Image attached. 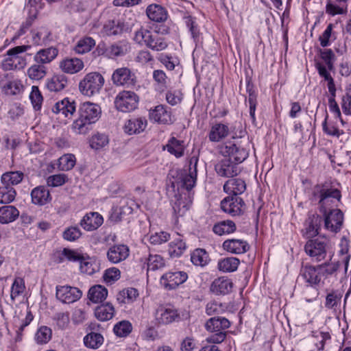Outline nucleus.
I'll use <instances>...</instances> for the list:
<instances>
[{
	"label": "nucleus",
	"mask_w": 351,
	"mask_h": 351,
	"mask_svg": "<svg viewBox=\"0 0 351 351\" xmlns=\"http://www.w3.org/2000/svg\"><path fill=\"white\" fill-rule=\"evenodd\" d=\"M84 343L88 348L97 349L103 344L104 337L99 333L90 332L84 337Z\"/></svg>",
	"instance_id": "c03bdc74"
},
{
	"label": "nucleus",
	"mask_w": 351,
	"mask_h": 351,
	"mask_svg": "<svg viewBox=\"0 0 351 351\" xmlns=\"http://www.w3.org/2000/svg\"><path fill=\"white\" fill-rule=\"evenodd\" d=\"M343 221V214L339 209H333L328 214L325 213L324 226L332 232L340 230Z\"/></svg>",
	"instance_id": "dca6fc26"
},
{
	"label": "nucleus",
	"mask_w": 351,
	"mask_h": 351,
	"mask_svg": "<svg viewBox=\"0 0 351 351\" xmlns=\"http://www.w3.org/2000/svg\"><path fill=\"white\" fill-rule=\"evenodd\" d=\"M16 193L13 187L3 185L0 186V203L8 204L12 202L16 197Z\"/></svg>",
	"instance_id": "3c124183"
},
{
	"label": "nucleus",
	"mask_w": 351,
	"mask_h": 351,
	"mask_svg": "<svg viewBox=\"0 0 351 351\" xmlns=\"http://www.w3.org/2000/svg\"><path fill=\"white\" fill-rule=\"evenodd\" d=\"M57 56L58 50L53 47H49L39 50L34 56V60L36 63L45 66L54 60Z\"/></svg>",
	"instance_id": "c756f323"
},
{
	"label": "nucleus",
	"mask_w": 351,
	"mask_h": 351,
	"mask_svg": "<svg viewBox=\"0 0 351 351\" xmlns=\"http://www.w3.org/2000/svg\"><path fill=\"white\" fill-rule=\"evenodd\" d=\"M134 40L140 45H145L147 47L156 51L165 49L168 44L165 39L156 32H152L141 28L135 32Z\"/></svg>",
	"instance_id": "39448f33"
},
{
	"label": "nucleus",
	"mask_w": 351,
	"mask_h": 351,
	"mask_svg": "<svg viewBox=\"0 0 351 351\" xmlns=\"http://www.w3.org/2000/svg\"><path fill=\"white\" fill-rule=\"evenodd\" d=\"M186 249V243L181 236L178 234L177 237L169 243V254L171 258L179 257L183 254Z\"/></svg>",
	"instance_id": "f704fd0d"
},
{
	"label": "nucleus",
	"mask_w": 351,
	"mask_h": 351,
	"mask_svg": "<svg viewBox=\"0 0 351 351\" xmlns=\"http://www.w3.org/2000/svg\"><path fill=\"white\" fill-rule=\"evenodd\" d=\"M19 215V211L13 206H3L0 208V223H8L14 221Z\"/></svg>",
	"instance_id": "c9c22d12"
},
{
	"label": "nucleus",
	"mask_w": 351,
	"mask_h": 351,
	"mask_svg": "<svg viewBox=\"0 0 351 351\" xmlns=\"http://www.w3.org/2000/svg\"><path fill=\"white\" fill-rule=\"evenodd\" d=\"M149 118L159 123H169L171 121V112L162 105H158L150 111Z\"/></svg>",
	"instance_id": "c85d7f7f"
},
{
	"label": "nucleus",
	"mask_w": 351,
	"mask_h": 351,
	"mask_svg": "<svg viewBox=\"0 0 351 351\" xmlns=\"http://www.w3.org/2000/svg\"><path fill=\"white\" fill-rule=\"evenodd\" d=\"M51 33L46 27L40 28L32 32V40L36 45H46L51 40Z\"/></svg>",
	"instance_id": "7c9ffc66"
},
{
	"label": "nucleus",
	"mask_w": 351,
	"mask_h": 351,
	"mask_svg": "<svg viewBox=\"0 0 351 351\" xmlns=\"http://www.w3.org/2000/svg\"><path fill=\"white\" fill-rule=\"evenodd\" d=\"M165 265V261L162 257L158 254L149 255L147 258V270H156L162 268Z\"/></svg>",
	"instance_id": "bf43d9fd"
},
{
	"label": "nucleus",
	"mask_w": 351,
	"mask_h": 351,
	"mask_svg": "<svg viewBox=\"0 0 351 351\" xmlns=\"http://www.w3.org/2000/svg\"><path fill=\"white\" fill-rule=\"evenodd\" d=\"M230 326V321L223 317H213L208 319L204 327L209 332H215V335L206 339V342L221 343L226 337V332L224 330Z\"/></svg>",
	"instance_id": "20e7f679"
},
{
	"label": "nucleus",
	"mask_w": 351,
	"mask_h": 351,
	"mask_svg": "<svg viewBox=\"0 0 351 351\" xmlns=\"http://www.w3.org/2000/svg\"><path fill=\"white\" fill-rule=\"evenodd\" d=\"M82 295V292L77 287H56V298L63 303H73Z\"/></svg>",
	"instance_id": "4468645a"
},
{
	"label": "nucleus",
	"mask_w": 351,
	"mask_h": 351,
	"mask_svg": "<svg viewBox=\"0 0 351 351\" xmlns=\"http://www.w3.org/2000/svg\"><path fill=\"white\" fill-rule=\"evenodd\" d=\"M246 189L245 182L241 179H230L223 185V190L226 193L232 196H238L243 193Z\"/></svg>",
	"instance_id": "a878e982"
},
{
	"label": "nucleus",
	"mask_w": 351,
	"mask_h": 351,
	"mask_svg": "<svg viewBox=\"0 0 351 351\" xmlns=\"http://www.w3.org/2000/svg\"><path fill=\"white\" fill-rule=\"evenodd\" d=\"M147 125L144 117H134L128 120L123 127L124 132L129 135L139 134L143 132Z\"/></svg>",
	"instance_id": "5701e85b"
},
{
	"label": "nucleus",
	"mask_w": 351,
	"mask_h": 351,
	"mask_svg": "<svg viewBox=\"0 0 351 351\" xmlns=\"http://www.w3.org/2000/svg\"><path fill=\"white\" fill-rule=\"evenodd\" d=\"M335 270L336 267L335 266L330 269H326L323 266H319L318 268L305 266L302 268L298 280L300 282H302V280H304L306 282L314 285L328 283V282L326 281L328 276L332 274Z\"/></svg>",
	"instance_id": "7ed1b4c3"
},
{
	"label": "nucleus",
	"mask_w": 351,
	"mask_h": 351,
	"mask_svg": "<svg viewBox=\"0 0 351 351\" xmlns=\"http://www.w3.org/2000/svg\"><path fill=\"white\" fill-rule=\"evenodd\" d=\"M68 84L67 77L63 75H54L47 82V88L50 91L59 92L63 90Z\"/></svg>",
	"instance_id": "2f4dec72"
},
{
	"label": "nucleus",
	"mask_w": 351,
	"mask_h": 351,
	"mask_svg": "<svg viewBox=\"0 0 351 351\" xmlns=\"http://www.w3.org/2000/svg\"><path fill=\"white\" fill-rule=\"evenodd\" d=\"M32 204L37 206H44L51 201L49 190L45 186H38L31 191Z\"/></svg>",
	"instance_id": "6ab92c4d"
},
{
	"label": "nucleus",
	"mask_w": 351,
	"mask_h": 351,
	"mask_svg": "<svg viewBox=\"0 0 351 351\" xmlns=\"http://www.w3.org/2000/svg\"><path fill=\"white\" fill-rule=\"evenodd\" d=\"M95 45V41L90 37H85L80 40L74 48L76 53L84 54L89 52Z\"/></svg>",
	"instance_id": "49530a36"
},
{
	"label": "nucleus",
	"mask_w": 351,
	"mask_h": 351,
	"mask_svg": "<svg viewBox=\"0 0 351 351\" xmlns=\"http://www.w3.org/2000/svg\"><path fill=\"white\" fill-rule=\"evenodd\" d=\"M131 46L126 40H119L106 48L105 53L110 58L124 56L130 51Z\"/></svg>",
	"instance_id": "f3484780"
},
{
	"label": "nucleus",
	"mask_w": 351,
	"mask_h": 351,
	"mask_svg": "<svg viewBox=\"0 0 351 351\" xmlns=\"http://www.w3.org/2000/svg\"><path fill=\"white\" fill-rule=\"evenodd\" d=\"M33 316L31 314L30 312H27L26 313V315L23 320H20L19 318L14 319V325L15 328H16V333H17V340L21 339L22 335V331L23 330L24 328L26 327L27 325L29 324V323L32 321Z\"/></svg>",
	"instance_id": "6e6d98bb"
},
{
	"label": "nucleus",
	"mask_w": 351,
	"mask_h": 351,
	"mask_svg": "<svg viewBox=\"0 0 351 351\" xmlns=\"http://www.w3.org/2000/svg\"><path fill=\"white\" fill-rule=\"evenodd\" d=\"M213 232L219 235L230 234L235 231L236 225L232 221H223L213 226Z\"/></svg>",
	"instance_id": "de8ad7c7"
},
{
	"label": "nucleus",
	"mask_w": 351,
	"mask_h": 351,
	"mask_svg": "<svg viewBox=\"0 0 351 351\" xmlns=\"http://www.w3.org/2000/svg\"><path fill=\"white\" fill-rule=\"evenodd\" d=\"M182 96L181 90L170 89L166 93V99L170 105L175 106L182 101Z\"/></svg>",
	"instance_id": "680f3d73"
},
{
	"label": "nucleus",
	"mask_w": 351,
	"mask_h": 351,
	"mask_svg": "<svg viewBox=\"0 0 351 351\" xmlns=\"http://www.w3.org/2000/svg\"><path fill=\"white\" fill-rule=\"evenodd\" d=\"M23 88L20 80H13L6 82L2 87L3 91L8 95H16L19 94Z\"/></svg>",
	"instance_id": "09e8293b"
},
{
	"label": "nucleus",
	"mask_w": 351,
	"mask_h": 351,
	"mask_svg": "<svg viewBox=\"0 0 351 351\" xmlns=\"http://www.w3.org/2000/svg\"><path fill=\"white\" fill-rule=\"evenodd\" d=\"M104 82V78L101 73L90 72L80 82L79 89L82 95L92 97L100 92Z\"/></svg>",
	"instance_id": "423d86ee"
},
{
	"label": "nucleus",
	"mask_w": 351,
	"mask_h": 351,
	"mask_svg": "<svg viewBox=\"0 0 351 351\" xmlns=\"http://www.w3.org/2000/svg\"><path fill=\"white\" fill-rule=\"evenodd\" d=\"M51 330L49 328L42 326L36 334V340L38 343H46L51 339Z\"/></svg>",
	"instance_id": "052dcab7"
},
{
	"label": "nucleus",
	"mask_w": 351,
	"mask_h": 351,
	"mask_svg": "<svg viewBox=\"0 0 351 351\" xmlns=\"http://www.w3.org/2000/svg\"><path fill=\"white\" fill-rule=\"evenodd\" d=\"M67 180V177L64 174H56L50 176L47 179V185L52 187H56L63 185Z\"/></svg>",
	"instance_id": "e2e57ef3"
},
{
	"label": "nucleus",
	"mask_w": 351,
	"mask_h": 351,
	"mask_svg": "<svg viewBox=\"0 0 351 351\" xmlns=\"http://www.w3.org/2000/svg\"><path fill=\"white\" fill-rule=\"evenodd\" d=\"M75 162L76 158L73 154H64L58 159V168L61 171H69L74 167Z\"/></svg>",
	"instance_id": "8fccbe9b"
},
{
	"label": "nucleus",
	"mask_w": 351,
	"mask_h": 351,
	"mask_svg": "<svg viewBox=\"0 0 351 351\" xmlns=\"http://www.w3.org/2000/svg\"><path fill=\"white\" fill-rule=\"evenodd\" d=\"M97 269V266L96 264H93L91 261L84 259V258L80 263V269L82 273L92 275L95 272Z\"/></svg>",
	"instance_id": "338daca9"
},
{
	"label": "nucleus",
	"mask_w": 351,
	"mask_h": 351,
	"mask_svg": "<svg viewBox=\"0 0 351 351\" xmlns=\"http://www.w3.org/2000/svg\"><path fill=\"white\" fill-rule=\"evenodd\" d=\"M170 239V234L166 232H156L149 237V241L154 245H160Z\"/></svg>",
	"instance_id": "69168bd1"
},
{
	"label": "nucleus",
	"mask_w": 351,
	"mask_h": 351,
	"mask_svg": "<svg viewBox=\"0 0 351 351\" xmlns=\"http://www.w3.org/2000/svg\"><path fill=\"white\" fill-rule=\"evenodd\" d=\"M322 218L318 215H310L304 223V229L303 230V234L306 238H312L319 234L322 223Z\"/></svg>",
	"instance_id": "a211bd4d"
},
{
	"label": "nucleus",
	"mask_w": 351,
	"mask_h": 351,
	"mask_svg": "<svg viewBox=\"0 0 351 351\" xmlns=\"http://www.w3.org/2000/svg\"><path fill=\"white\" fill-rule=\"evenodd\" d=\"M29 99L36 110H38L41 108L43 98L38 86H32Z\"/></svg>",
	"instance_id": "4d7b16f0"
},
{
	"label": "nucleus",
	"mask_w": 351,
	"mask_h": 351,
	"mask_svg": "<svg viewBox=\"0 0 351 351\" xmlns=\"http://www.w3.org/2000/svg\"><path fill=\"white\" fill-rule=\"evenodd\" d=\"M146 13L148 18L155 22H163L167 19V10L158 4L149 5L146 9Z\"/></svg>",
	"instance_id": "cd10ccee"
},
{
	"label": "nucleus",
	"mask_w": 351,
	"mask_h": 351,
	"mask_svg": "<svg viewBox=\"0 0 351 351\" xmlns=\"http://www.w3.org/2000/svg\"><path fill=\"white\" fill-rule=\"evenodd\" d=\"M188 278V275L184 271L169 272L161 277L160 283L163 285H180Z\"/></svg>",
	"instance_id": "393cba45"
},
{
	"label": "nucleus",
	"mask_w": 351,
	"mask_h": 351,
	"mask_svg": "<svg viewBox=\"0 0 351 351\" xmlns=\"http://www.w3.org/2000/svg\"><path fill=\"white\" fill-rule=\"evenodd\" d=\"M104 222L102 216L98 213L92 212L86 214L81 220V226L87 231L97 229Z\"/></svg>",
	"instance_id": "412c9836"
},
{
	"label": "nucleus",
	"mask_w": 351,
	"mask_h": 351,
	"mask_svg": "<svg viewBox=\"0 0 351 351\" xmlns=\"http://www.w3.org/2000/svg\"><path fill=\"white\" fill-rule=\"evenodd\" d=\"M52 111L56 114H62L65 117H71L75 111V103L65 98L57 102L53 107Z\"/></svg>",
	"instance_id": "bb28decb"
},
{
	"label": "nucleus",
	"mask_w": 351,
	"mask_h": 351,
	"mask_svg": "<svg viewBox=\"0 0 351 351\" xmlns=\"http://www.w3.org/2000/svg\"><path fill=\"white\" fill-rule=\"evenodd\" d=\"M138 101L139 97L134 92L123 90L116 96L114 105L118 110L128 112L137 108Z\"/></svg>",
	"instance_id": "1a4fd4ad"
},
{
	"label": "nucleus",
	"mask_w": 351,
	"mask_h": 351,
	"mask_svg": "<svg viewBox=\"0 0 351 351\" xmlns=\"http://www.w3.org/2000/svg\"><path fill=\"white\" fill-rule=\"evenodd\" d=\"M114 306L109 303H106L95 308V315L99 320L105 322L112 319L114 315Z\"/></svg>",
	"instance_id": "4c0bfd02"
},
{
	"label": "nucleus",
	"mask_w": 351,
	"mask_h": 351,
	"mask_svg": "<svg viewBox=\"0 0 351 351\" xmlns=\"http://www.w3.org/2000/svg\"><path fill=\"white\" fill-rule=\"evenodd\" d=\"M191 261L196 266L204 267L209 261V255L204 249H195L191 254Z\"/></svg>",
	"instance_id": "79ce46f5"
},
{
	"label": "nucleus",
	"mask_w": 351,
	"mask_h": 351,
	"mask_svg": "<svg viewBox=\"0 0 351 351\" xmlns=\"http://www.w3.org/2000/svg\"><path fill=\"white\" fill-rule=\"evenodd\" d=\"M82 233L77 227H70L63 232V237L67 241H75L80 237Z\"/></svg>",
	"instance_id": "774afa93"
},
{
	"label": "nucleus",
	"mask_w": 351,
	"mask_h": 351,
	"mask_svg": "<svg viewBox=\"0 0 351 351\" xmlns=\"http://www.w3.org/2000/svg\"><path fill=\"white\" fill-rule=\"evenodd\" d=\"M108 137L104 134L97 133L93 135L90 141L93 149H99L108 144Z\"/></svg>",
	"instance_id": "5fc2aeb1"
},
{
	"label": "nucleus",
	"mask_w": 351,
	"mask_h": 351,
	"mask_svg": "<svg viewBox=\"0 0 351 351\" xmlns=\"http://www.w3.org/2000/svg\"><path fill=\"white\" fill-rule=\"evenodd\" d=\"M64 258L70 261H80L81 263L84 257L75 250L64 248L59 254L58 262L62 263Z\"/></svg>",
	"instance_id": "603ef678"
},
{
	"label": "nucleus",
	"mask_w": 351,
	"mask_h": 351,
	"mask_svg": "<svg viewBox=\"0 0 351 351\" xmlns=\"http://www.w3.org/2000/svg\"><path fill=\"white\" fill-rule=\"evenodd\" d=\"M223 248L228 252L240 254L246 252L250 246L248 243L242 239H228L223 243Z\"/></svg>",
	"instance_id": "4be33fe9"
},
{
	"label": "nucleus",
	"mask_w": 351,
	"mask_h": 351,
	"mask_svg": "<svg viewBox=\"0 0 351 351\" xmlns=\"http://www.w3.org/2000/svg\"><path fill=\"white\" fill-rule=\"evenodd\" d=\"M78 114V118L73 123L72 129L76 134H85L100 118L101 109L98 104L84 102L80 105Z\"/></svg>",
	"instance_id": "f257e3e1"
},
{
	"label": "nucleus",
	"mask_w": 351,
	"mask_h": 351,
	"mask_svg": "<svg viewBox=\"0 0 351 351\" xmlns=\"http://www.w3.org/2000/svg\"><path fill=\"white\" fill-rule=\"evenodd\" d=\"M24 173L22 171H9L1 176V183L4 186L12 187L19 184L23 179Z\"/></svg>",
	"instance_id": "58836bf2"
},
{
	"label": "nucleus",
	"mask_w": 351,
	"mask_h": 351,
	"mask_svg": "<svg viewBox=\"0 0 351 351\" xmlns=\"http://www.w3.org/2000/svg\"><path fill=\"white\" fill-rule=\"evenodd\" d=\"M112 81L115 86H133L135 83V75L128 67H121L113 72Z\"/></svg>",
	"instance_id": "ddd939ff"
},
{
	"label": "nucleus",
	"mask_w": 351,
	"mask_h": 351,
	"mask_svg": "<svg viewBox=\"0 0 351 351\" xmlns=\"http://www.w3.org/2000/svg\"><path fill=\"white\" fill-rule=\"evenodd\" d=\"M328 248V240L326 237L309 239L304 246L306 253L312 260L321 261L325 259Z\"/></svg>",
	"instance_id": "6e6552de"
},
{
	"label": "nucleus",
	"mask_w": 351,
	"mask_h": 351,
	"mask_svg": "<svg viewBox=\"0 0 351 351\" xmlns=\"http://www.w3.org/2000/svg\"><path fill=\"white\" fill-rule=\"evenodd\" d=\"M138 294V291L136 289L128 287L119 292L117 300L121 304H130L137 298Z\"/></svg>",
	"instance_id": "72a5a7b5"
},
{
	"label": "nucleus",
	"mask_w": 351,
	"mask_h": 351,
	"mask_svg": "<svg viewBox=\"0 0 351 351\" xmlns=\"http://www.w3.org/2000/svg\"><path fill=\"white\" fill-rule=\"evenodd\" d=\"M165 149L176 158L182 157L184 154V141L178 140L175 137H171L164 147V149Z\"/></svg>",
	"instance_id": "e433bc0d"
},
{
	"label": "nucleus",
	"mask_w": 351,
	"mask_h": 351,
	"mask_svg": "<svg viewBox=\"0 0 351 351\" xmlns=\"http://www.w3.org/2000/svg\"><path fill=\"white\" fill-rule=\"evenodd\" d=\"M247 92L248 93V102L250 104V114L253 121L255 120V111L256 108V95L252 89V86L247 85Z\"/></svg>",
	"instance_id": "13d9d810"
},
{
	"label": "nucleus",
	"mask_w": 351,
	"mask_h": 351,
	"mask_svg": "<svg viewBox=\"0 0 351 351\" xmlns=\"http://www.w3.org/2000/svg\"><path fill=\"white\" fill-rule=\"evenodd\" d=\"M244 205L243 199L239 196H228L221 202V208L225 212L232 216L239 215Z\"/></svg>",
	"instance_id": "2eb2a0df"
},
{
	"label": "nucleus",
	"mask_w": 351,
	"mask_h": 351,
	"mask_svg": "<svg viewBox=\"0 0 351 351\" xmlns=\"http://www.w3.org/2000/svg\"><path fill=\"white\" fill-rule=\"evenodd\" d=\"M120 275L121 272L119 269L112 267L105 271L103 278L106 283H111L119 279Z\"/></svg>",
	"instance_id": "0e129e2a"
},
{
	"label": "nucleus",
	"mask_w": 351,
	"mask_h": 351,
	"mask_svg": "<svg viewBox=\"0 0 351 351\" xmlns=\"http://www.w3.org/2000/svg\"><path fill=\"white\" fill-rule=\"evenodd\" d=\"M124 25L119 21H109L103 27V32L106 36H115L121 34L123 30Z\"/></svg>",
	"instance_id": "37998d69"
},
{
	"label": "nucleus",
	"mask_w": 351,
	"mask_h": 351,
	"mask_svg": "<svg viewBox=\"0 0 351 351\" xmlns=\"http://www.w3.org/2000/svg\"><path fill=\"white\" fill-rule=\"evenodd\" d=\"M155 321L158 324L166 325L180 319L177 309L170 304H158L154 310Z\"/></svg>",
	"instance_id": "9b49d317"
},
{
	"label": "nucleus",
	"mask_w": 351,
	"mask_h": 351,
	"mask_svg": "<svg viewBox=\"0 0 351 351\" xmlns=\"http://www.w3.org/2000/svg\"><path fill=\"white\" fill-rule=\"evenodd\" d=\"M319 204L321 207L324 208L329 203L330 198L340 200L341 197L340 191L337 189H321L319 191Z\"/></svg>",
	"instance_id": "473e14b6"
},
{
	"label": "nucleus",
	"mask_w": 351,
	"mask_h": 351,
	"mask_svg": "<svg viewBox=\"0 0 351 351\" xmlns=\"http://www.w3.org/2000/svg\"><path fill=\"white\" fill-rule=\"evenodd\" d=\"M219 152L238 165L243 162L249 155L248 150L241 143L226 142L219 147Z\"/></svg>",
	"instance_id": "0eeeda50"
},
{
	"label": "nucleus",
	"mask_w": 351,
	"mask_h": 351,
	"mask_svg": "<svg viewBox=\"0 0 351 351\" xmlns=\"http://www.w3.org/2000/svg\"><path fill=\"white\" fill-rule=\"evenodd\" d=\"M240 263L239 258L236 257H227L219 261L217 267L223 272H232L237 269Z\"/></svg>",
	"instance_id": "a19ab883"
},
{
	"label": "nucleus",
	"mask_w": 351,
	"mask_h": 351,
	"mask_svg": "<svg viewBox=\"0 0 351 351\" xmlns=\"http://www.w3.org/2000/svg\"><path fill=\"white\" fill-rule=\"evenodd\" d=\"M27 75L32 80H41L47 75V67L43 64L35 62L27 69Z\"/></svg>",
	"instance_id": "a18cd8bd"
},
{
	"label": "nucleus",
	"mask_w": 351,
	"mask_h": 351,
	"mask_svg": "<svg viewBox=\"0 0 351 351\" xmlns=\"http://www.w3.org/2000/svg\"><path fill=\"white\" fill-rule=\"evenodd\" d=\"M60 67L64 73L75 74L83 69L84 64L77 58H66L60 62Z\"/></svg>",
	"instance_id": "b1692460"
},
{
	"label": "nucleus",
	"mask_w": 351,
	"mask_h": 351,
	"mask_svg": "<svg viewBox=\"0 0 351 351\" xmlns=\"http://www.w3.org/2000/svg\"><path fill=\"white\" fill-rule=\"evenodd\" d=\"M31 48L30 45H21L14 47L7 51L8 58H5L3 66L6 69H21L26 64L25 60L19 56L20 53L27 51Z\"/></svg>",
	"instance_id": "9d476101"
},
{
	"label": "nucleus",
	"mask_w": 351,
	"mask_h": 351,
	"mask_svg": "<svg viewBox=\"0 0 351 351\" xmlns=\"http://www.w3.org/2000/svg\"><path fill=\"white\" fill-rule=\"evenodd\" d=\"M129 248L125 245H114L107 252V257L112 263H118L125 260L129 256Z\"/></svg>",
	"instance_id": "aec40b11"
},
{
	"label": "nucleus",
	"mask_w": 351,
	"mask_h": 351,
	"mask_svg": "<svg viewBox=\"0 0 351 351\" xmlns=\"http://www.w3.org/2000/svg\"><path fill=\"white\" fill-rule=\"evenodd\" d=\"M230 133L232 138L235 139L242 138L245 131L240 123H235L231 128L222 123H216L210 127L208 137L210 142L218 143L225 139Z\"/></svg>",
	"instance_id": "f03ea898"
},
{
	"label": "nucleus",
	"mask_w": 351,
	"mask_h": 351,
	"mask_svg": "<svg viewBox=\"0 0 351 351\" xmlns=\"http://www.w3.org/2000/svg\"><path fill=\"white\" fill-rule=\"evenodd\" d=\"M108 291L105 287H90L88 292V298L93 303H99L105 300Z\"/></svg>",
	"instance_id": "ea45409f"
},
{
	"label": "nucleus",
	"mask_w": 351,
	"mask_h": 351,
	"mask_svg": "<svg viewBox=\"0 0 351 351\" xmlns=\"http://www.w3.org/2000/svg\"><path fill=\"white\" fill-rule=\"evenodd\" d=\"M132 326L128 321H121L114 325L113 330L118 337H123L128 336L132 331Z\"/></svg>",
	"instance_id": "864d4df0"
},
{
	"label": "nucleus",
	"mask_w": 351,
	"mask_h": 351,
	"mask_svg": "<svg viewBox=\"0 0 351 351\" xmlns=\"http://www.w3.org/2000/svg\"><path fill=\"white\" fill-rule=\"evenodd\" d=\"M237 163L224 157L215 165V169L219 176L232 178L237 176L241 171Z\"/></svg>",
	"instance_id": "f8f14e48"
}]
</instances>
